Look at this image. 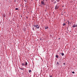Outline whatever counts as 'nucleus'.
I'll use <instances>...</instances> for the list:
<instances>
[{
    "label": "nucleus",
    "instance_id": "obj_1",
    "mask_svg": "<svg viewBox=\"0 0 77 77\" xmlns=\"http://www.w3.org/2000/svg\"><path fill=\"white\" fill-rule=\"evenodd\" d=\"M21 65H22L23 66H24V65L25 66H26L27 65V62H25V64H24V63H22Z\"/></svg>",
    "mask_w": 77,
    "mask_h": 77
},
{
    "label": "nucleus",
    "instance_id": "obj_2",
    "mask_svg": "<svg viewBox=\"0 0 77 77\" xmlns=\"http://www.w3.org/2000/svg\"><path fill=\"white\" fill-rule=\"evenodd\" d=\"M34 26L35 27L36 29H39V25H34Z\"/></svg>",
    "mask_w": 77,
    "mask_h": 77
},
{
    "label": "nucleus",
    "instance_id": "obj_3",
    "mask_svg": "<svg viewBox=\"0 0 77 77\" xmlns=\"http://www.w3.org/2000/svg\"><path fill=\"white\" fill-rule=\"evenodd\" d=\"M59 6L57 5L55 7V9H57L59 8Z\"/></svg>",
    "mask_w": 77,
    "mask_h": 77
},
{
    "label": "nucleus",
    "instance_id": "obj_4",
    "mask_svg": "<svg viewBox=\"0 0 77 77\" xmlns=\"http://www.w3.org/2000/svg\"><path fill=\"white\" fill-rule=\"evenodd\" d=\"M41 4L43 6H44V5H45V3H44V2L43 1H41Z\"/></svg>",
    "mask_w": 77,
    "mask_h": 77
},
{
    "label": "nucleus",
    "instance_id": "obj_5",
    "mask_svg": "<svg viewBox=\"0 0 77 77\" xmlns=\"http://www.w3.org/2000/svg\"><path fill=\"white\" fill-rule=\"evenodd\" d=\"M77 27V26H76V25L74 24V25L72 26V27Z\"/></svg>",
    "mask_w": 77,
    "mask_h": 77
},
{
    "label": "nucleus",
    "instance_id": "obj_6",
    "mask_svg": "<svg viewBox=\"0 0 77 77\" xmlns=\"http://www.w3.org/2000/svg\"><path fill=\"white\" fill-rule=\"evenodd\" d=\"M20 69L22 70H23V69H24V68L20 67Z\"/></svg>",
    "mask_w": 77,
    "mask_h": 77
},
{
    "label": "nucleus",
    "instance_id": "obj_7",
    "mask_svg": "<svg viewBox=\"0 0 77 77\" xmlns=\"http://www.w3.org/2000/svg\"><path fill=\"white\" fill-rule=\"evenodd\" d=\"M56 57H57V58H59V56L57 55H56Z\"/></svg>",
    "mask_w": 77,
    "mask_h": 77
},
{
    "label": "nucleus",
    "instance_id": "obj_8",
    "mask_svg": "<svg viewBox=\"0 0 77 77\" xmlns=\"http://www.w3.org/2000/svg\"><path fill=\"white\" fill-rule=\"evenodd\" d=\"M48 29V26L45 27V29Z\"/></svg>",
    "mask_w": 77,
    "mask_h": 77
},
{
    "label": "nucleus",
    "instance_id": "obj_9",
    "mask_svg": "<svg viewBox=\"0 0 77 77\" xmlns=\"http://www.w3.org/2000/svg\"><path fill=\"white\" fill-rule=\"evenodd\" d=\"M62 56H64V54L63 53H61Z\"/></svg>",
    "mask_w": 77,
    "mask_h": 77
},
{
    "label": "nucleus",
    "instance_id": "obj_10",
    "mask_svg": "<svg viewBox=\"0 0 77 77\" xmlns=\"http://www.w3.org/2000/svg\"><path fill=\"white\" fill-rule=\"evenodd\" d=\"M29 72H32V71L31 70H29Z\"/></svg>",
    "mask_w": 77,
    "mask_h": 77
},
{
    "label": "nucleus",
    "instance_id": "obj_11",
    "mask_svg": "<svg viewBox=\"0 0 77 77\" xmlns=\"http://www.w3.org/2000/svg\"><path fill=\"white\" fill-rule=\"evenodd\" d=\"M65 25H66L65 23H64L63 25V26H65Z\"/></svg>",
    "mask_w": 77,
    "mask_h": 77
},
{
    "label": "nucleus",
    "instance_id": "obj_12",
    "mask_svg": "<svg viewBox=\"0 0 77 77\" xmlns=\"http://www.w3.org/2000/svg\"><path fill=\"white\" fill-rule=\"evenodd\" d=\"M15 10H18V8H16Z\"/></svg>",
    "mask_w": 77,
    "mask_h": 77
},
{
    "label": "nucleus",
    "instance_id": "obj_13",
    "mask_svg": "<svg viewBox=\"0 0 77 77\" xmlns=\"http://www.w3.org/2000/svg\"><path fill=\"white\" fill-rule=\"evenodd\" d=\"M57 64L58 65H59V63H58V62H57Z\"/></svg>",
    "mask_w": 77,
    "mask_h": 77
},
{
    "label": "nucleus",
    "instance_id": "obj_14",
    "mask_svg": "<svg viewBox=\"0 0 77 77\" xmlns=\"http://www.w3.org/2000/svg\"><path fill=\"white\" fill-rule=\"evenodd\" d=\"M57 0L58 2H59V1H60V0Z\"/></svg>",
    "mask_w": 77,
    "mask_h": 77
},
{
    "label": "nucleus",
    "instance_id": "obj_15",
    "mask_svg": "<svg viewBox=\"0 0 77 77\" xmlns=\"http://www.w3.org/2000/svg\"><path fill=\"white\" fill-rule=\"evenodd\" d=\"M72 73H73V74H74V72H72Z\"/></svg>",
    "mask_w": 77,
    "mask_h": 77
},
{
    "label": "nucleus",
    "instance_id": "obj_16",
    "mask_svg": "<svg viewBox=\"0 0 77 77\" xmlns=\"http://www.w3.org/2000/svg\"><path fill=\"white\" fill-rule=\"evenodd\" d=\"M63 65H65V63H63Z\"/></svg>",
    "mask_w": 77,
    "mask_h": 77
},
{
    "label": "nucleus",
    "instance_id": "obj_17",
    "mask_svg": "<svg viewBox=\"0 0 77 77\" xmlns=\"http://www.w3.org/2000/svg\"><path fill=\"white\" fill-rule=\"evenodd\" d=\"M76 27H77V23H76Z\"/></svg>",
    "mask_w": 77,
    "mask_h": 77
},
{
    "label": "nucleus",
    "instance_id": "obj_18",
    "mask_svg": "<svg viewBox=\"0 0 77 77\" xmlns=\"http://www.w3.org/2000/svg\"><path fill=\"white\" fill-rule=\"evenodd\" d=\"M33 30H35L34 29V28H33Z\"/></svg>",
    "mask_w": 77,
    "mask_h": 77
},
{
    "label": "nucleus",
    "instance_id": "obj_19",
    "mask_svg": "<svg viewBox=\"0 0 77 77\" xmlns=\"http://www.w3.org/2000/svg\"><path fill=\"white\" fill-rule=\"evenodd\" d=\"M27 18H28V17H27Z\"/></svg>",
    "mask_w": 77,
    "mask_h": 77
},
{
    "label": "nucleus",
    "instance_id": "obj_20",
    "mask_svg": "<svg viewBox=\"0 0 77 77\" xmlns=\"http://www.w3.org/2000/svg\"><path fill=\"white\" fill-rule=\"evenodd\" d=\"M27 18H28V17H27Z\"/></svg>",
    "mask_w": 77,
    "mask_h": 77
}]
</instances>
